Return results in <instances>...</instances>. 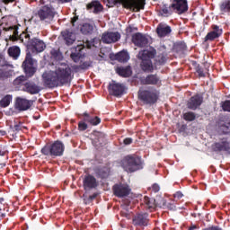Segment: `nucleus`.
Listing matches in <instances>:
<instances>
[{
	"label": "nucleus",
	"mask_w": 230,
	"mask_h": 230,
	"mask_svg": "<svg viewBox=\"0 0 230 230\" xmlns=\"http://www.w3.org/2000/svg\"><path fill=\"white\" fill-rule=\"evenodd\" d=\"M61 35L67 46H71V44H73L75 40H76V36L75 35V33L69 31H62Z\"/></svg>",
	"instance_id": "nucleus-23"
},
{
	"label": "nucleus",
	"mask_w": 230,
	"mask_h": 230,
	"mask_svg": "<svg viewBox=\"0 0 230 230\" xmlns=\"http://www.w3.org/2000/svg\"><path fill=\"white\" fill-rule=\"evenodd\" d=\"M85 46H86V48H88V49H91V44H90L89 42H87V43L85 44Z\"/></svg>",
	"instance_id": "nucleus-49"
},
{
	"label": "nucleus",
	"mask_w": 230,
	"mask_h": 230,
	"mask_svg": "<svg viewBox=\"0 0 230 230\" xmlns=\"http://www.w3.org/2000/svg\"><path fill=\"white\" fill-rule=\"evenodd\" d=\"M31 105H33V101L21 97L16 98L15 107L18 111H28V109L31 108Z\"/></svg>",
	"instance_id": "nucleus-13"
},
{
	"label": "nucleus",
	"mask_w": 230,
	"mask_h": 230,
	"mask_svg": "<svg viewBox=\"0 0 230 230\" xmlns=\"http://www.w3.org/2000/svg\"><path fill=\"white\" fill-rule=\"evenodd\" d=\"M35 64H37V61L33 60L31 58V53L28 52L25 60L22 63V67L27 76H33V75H35V72L37 71V68H35Z\"/></svg>",
	"instance_id": "nucleus-8"
},
{
	"label": "nucleus",
	"mask_w": 230,
	"mask_h": 230,
	"mask_svg": "<svg viewBox=\"0 0 230 230\" xmlns=\"http://www.w3.org/2000/svg\"><path fill=\"white\" fill-rule=\"evenodd\" d=\"M152 190H153V191H155V193H157V191H159V190H160V187L157 184H154L152 186Z\"/></svg>",
	"instance_id": "nucleus-44"
},
{
	"label": "nucleus",
	"mask_w": 230,
	"mask_h": 230,
	"mask_svg": "<svg viewBox=\"0 0 230 230\" xmlns=\"http://www.w3.org/2000/svg\"><path fill=\"white\" fill-rule=\"evenodd\" d=\"M109 91L113 96H121L125 91V85L112 81V83L110 84Z\"/></svg>",
	"instance_id": "nucleus-14"
},
{
	"label": "nucleus",
	"mask_w": 230,
	"mask_h": 230,
	"mask_svg": "<svg viewBox=\"0 0 230 230\" xmlns=\"http://www.w3.org/2000/svg\"><path fill=\"white\" fill-rule=\"evenodd\" d=\"M113 191L116 197H127L130 193V189L128 185L119 184L113 186Z\"/></svg>",
	"instance_id": "nucleus-15"
},
{
	"label": "nucleus",
	"mask_w": 230,
	"mask_h": 230,
	"mask_svg": "<svg viewBox=\"0 0 230 230\" xmlns=\"http://www.w3.org/2000/svg\"><path fill=\"white\" fill-rule=\"evenodd\" d=\"M27 83L28 78L24 75H20L13 80V84L16 89H21L22 91L23 87H26Z\"/></svg>",
	"instance_id": "nucleus-24"
},
{
	"label": "nucleus",
	"mask_w": 230,
	"mask_h": 230,
	"mask_svg": "<svg viewBox=\"0 0 230 230\" xmlns=\"http://www.w3.org/2000/svg\"><path fill=\"white\" fill-rule=\"evenodd\" d=\"M22 91L29 93V94H39V93H40V87L34 83L27 82L25 87L22 88Z\"/></svg>",
	"instance_id": "nucleus-21"
},
{
	"label": "nucleus",
	"mask_w": 230,
	"mask_h": 230,
	"mask_svg": "<svg viewBox=\"0 0 230 230\" xmlns=\"http://www.w3.org/2000/svg\"><path fill=\"white\" fill-rule=\"evenodd\" d=\"M156 32L160 37H166V35H170V33H172V27L165 23H160L157 26Z\"/></svg>",
	"instance_id": "nucleus-22"
},
{
	"label": "nucleus",
	"mask_w": 230,
	"mask_h": 230,
	"mask_svg": "<svg viewBox=\"0 0 230 230\" xmlns=\"http://www.w3.org/2000/svg\"><path fill=\"white\" fill-rule=\"evenodd\" d=\"M218 127H219V131L222 132L223 134H229L230 132V121H224L221 120L218 123Z\"/></svg>",
	"instance_id": "nucleus-31"
},
{
	"label": "nucleus",
	"mask_w": 230,
	"mask_h": 230,
	"mask_svg": "<svg viewBox=\"0 0 230 230\" xmlns=\"http://www.w3.org/2000/svg\"><path fill=\"white\" fill-rule=\"evenodd\" d=\"M87 10H92L93 13H100L103 10V6L99 1H93L86 5Z\"/></svg>",
	"instance_id": "nucleus-26"
},
{
	"label": "nucleus",
	"mask_w": 230,
	"mask_h": 230,
	"mask_svg": "<svg viewBox=\"0 0 230 230\" xmlns=\"http://www.w3.org/2000/svg\"><path fill=\"white\" fill-rule=\"evenodd\" d=\"M38 16L40 21H51L55 17V12L53 8L45 5L38 11Z\"/></svg>",
	"instance_id": "nucleus-9"
},
{
	"label": "nucleus",
	"mask_w": 230,
	"mask_h": 230,
	"mask_svg": "<svg viewBox=\"0 0 230 230\" xmlns=\"http://www.w3.org/2000/svg\"><path fill=\"white\" fill-rule=\"evenodd\" d=\"M59 3H70L71 0H58Z\"/></svg>",
	"instance_id": "nucleus-48"
},
{
	"label": "nucleus",
	"mask_w": 230,
	"mask_h": 230,
	"mask_svg": "<svg viewBox=\"0 0 230 230\" xmlns=\"http://www.w3.org/2000/svg\"><path fill=\"white\" fill-rule=\"evenodd\" d=\"M202 105V97L199 95H195L190 99L187 103L188 109H191V111H195L198 107Z\"/></svg>",
	"instance_id": "nucleus-20"
},
{
	"label": "nucleus",
	"mask_w": 230,
	"mask_h": 230,
	"mask_svg": "<svg viewBox=\"0 0 230 230\" xmlns=\"http://www.w3.org/2000/svg\"><path fill=\"white\" fill-rule=\"evenodd\" d=\"M195 118L196 116L193 112H186L183 114V119H185V121H194Z\"/></svg>",
	"instance_id": "nucleus-39"
},
{
	"label": "nucleus",
	"mask_w": 230,
	"mask_h": 230,
	"mask_svg": "<svg viewBox=\"0 0 230 230\" xmlns=\"http://www.w3.org/2000/svg\"><path fill=\"white\" fill-rule=\"evenodd\" d=\"M190 230L195 229V226H192V227H190Z\"/></svg>",
	"instance_id": "nucleus-51"
},
{
	"label": "nucleus",
	"mask_w": 230,
	"mask_h": 230,
	"mask_svg": "<svg viewBox=\"0 0 230 230\" xmlns=\"http://www.w3.org/2000/svg\"><path fill=\"white\" fill-rule=\"evenodd\" d=\"M8 55L14 59L19 58V55H21V49L17 46L10 47L8 49Z\"/></svg>",
	"instance_id": "nucleus-32"
},
{
	"label": "nucleus",
	"mask_w": 230,
	"mask_h": 230,
	"mask_svg": "<svg viewBox=\"0 0 230 230\" xmlns=\"http://www.w3.org/2000/svg\"><path fill=\"white\" fill-rule=\"evenodd\" d=\"M132 143V138H126L124 139V144L130 145Z\"/></svg>",
	"instance_id": "nucleus-46"
},
{
	"label": "nucleus",
	"mask_w": 230,
	"mask_h": 230,
	"mask_svg": "<svg viewBox=\"0 0 230 230\" xmlns=\"http://www.w3.org/2000/svg\"><path fill=\"white\" fill-rule=\"evenodd\" d=\"M115 58L119 62H128L130 56H128V52L121 51L115 55Z\"/></svg>",
	"instance_id": "nucleus-33"
},
{
	"label": "nucleus",
	"mask_w": 230,
	"mask_h": 230,
	"mask_svg": "<svg viewBox=\"0 0 230 230\" xmlns=\"http://www.w3.org/2000/svg\"><path fill=\"white\" fill-rule=\"evenodd\" d=\"M121 39L119 32H104L102 36V40L104 44H112L118 42Z\"/></svg>",
	"instance_id": "nucleus-11"
},
{
	"label": "nucleus",
	"mask_w": 230,
	"mask_h": 230,
	"mask_svg": "<svg viewBox=\"0 0 230 230\" xmlns=\"http://www.w3.org/2000/svg\"><path fill=\"white\" fill-rule=\"evenodd\" d=\"M84 48H85V46L79 45L75 48V52H72L70 57L74 62H78L80 58L84 57V54L82 53V51H84Z\"/></svg>",
	"instance_id": "nucleus-27"
},
{
	"label": "nucleus",
	"mask_w": 230,
	"mask_h": 230,
	"mask_svg": "<svg viewBox=\"0 0 230 230\" xmlns=\"http://www.w3.org/2000/svg\"><path fill=\"white\" fill-rule=\"evenodd\" d=\"M197 73H198L199 76H201V77L206 76V75L204 74V71H202V69H200V68H199L197 70Z\"/></svg>",
	"instance_id": "nucleus-45"
},
{
	"label": "nucleus",
	"mask_w": 230,
	"mask_h": 230,
	"mask_svg": "<svg viewBox=\"0 0 230 230\" xmlns=\"http://www.w3.org/2000/svg\"><path fill=\"white\" fill-rule=\"evenodd\" d=\"M43 155L60 156L64 154V144L60 141L54 142L51 146H45L41 149Z\"/></svg>",
	"instance_id": "nucleus-6"
},
{
	"label": "nucleus",
	"mask_w": 230,
	"mask_h": 230,
	"mask_svg": "<svg viewBox=\"0 0 230 230\" xmlns=\"http://www.w3.org/2000/svg\"><path fill=\"white\" fill-rule=\"evenodd\" d=\"M171 8H173L176 13H184L188 12V0H173Z\"/></svg>",
	"instance_id": "nucleus-10"
},
{
	"label": "nucleus",
	"mask_w": 230,
	"mask_h": 230,
	"mask_svg": "<svg viewBox=\"0 0 230 230\" xmlns=\"http://www.w3.org/2000/svg\"><path fill=\"white\" fill-rule=\"evenodd\" d=\"M144 204H146L148 209H152V208H155V200L151 199L150 198L145 196L143 199Z\"/></svg>",
	"instance_id": "nucleus-37"
},
{
	"label": "nucleus",
	"mask_w": 230,
	"mask_h": 230,
	"mask_svg": "<svg viewBox=\"0 0 230 230\" xmlns=\"http://www.w3.org/2000/svg\"><path fill=\"white\" fill-rule=\"evenodd\" d=\"M76 21H78V17H74V18L72 19V24H73V26H75V22H76Z\"/></svg>",
	"instance_id": "nucleus-47"
},
{
	"label": "nucleus",
	"mask_w": 230,
	"mask_h": 230,
	"mask_svg": "<svg viewBox=\"0 0 230 230\" xmlns=\"http://www.w3.org/2000/svg\"><path fill=\"white\" fill-rule=\"evenodd\" d=\"M220 10L222 13H227L230 12V0H225L220 4Z\"/></svg>",
	"instance_id": "nucleus-36"
},
{
	"label": "nucleus",
	"mask_w": 230,
	"mask_h": 230,
	"mask_svg": "<svg viewBox=\"0 0 230 230\" xmlns=\"http://www.w3.org/2000/svg\"><path fill=\"white\" fill-rule=\"evenodd\" d=\"M12 103V95H5L1 101L0 105L1 107H8Z\"/></svg>",
	"instance_id": "nucleus-38"
},
{
	"label": "nucleus",
	"mask_w": 230,
	"mask_h": 230,
	"mask_svg": "<svg viewBox=\"0 0 230 230\" xmlns=\"http://www.w3.org/2000/svg\"><path fill=\"white\" fill-rule=\"evenodd\" d=\"M222 109L226 112H230V101H226L225 102H223Z\"/></svg>",
	"instance_id": "nucleus-41"
},
{
	"label": "nucleus",
	"mask_w": 230,
	"mask_h": 230,
	"mask_svg": "<svg viewBox=\"0 0 230 230\" xmlns=\"http://www.w3.org/2000/svg\"><path fill=\"white\" fill-rule=\"evenodd\" d=\"M132 40L135 46H138L139 48H144L148 44V39L143 36L141 33H136L132 37Z\"/></svg>",
	"instance_id": "nucleus-16"
},
{
	"label": "nucleus",
	"mask_w": 230,
	"mask_h": 230,
	"mask_svg": "<svg viewBox=\"0 0 230 230\" xmlns=\"http://www.w3.org/2000/svg\"><path fill=\"white\" fill-rule=\"evenodd\" d=\"M138 98L147 105H154L159 100V92L156 90H142L138 92Z\"/></svg>",
	"instance_id": "nucleus-5"
},
{
	"label": "nucleus",
	"mask_w": 230,
	"mask_h": 230,
	"mask_svg": "<svg viewBox=\"0 0 230 230\" xmlns=\"http://www.w3.org/2000/svg\"><path fill=\"white\" fill-rule=\"evenodd\" d=\"M148 223V214H139L133 219L135 226H146Z\"/></svg>",
	"instance_id": "nucleus-25"
},
{
	"label": "nucleus",
	"mask_w": 230,
	"mask_h": 230,
	"mask_svg": "<svg viewBox=\"0 0 230 230\" xmlns=\"http://www.w3.org/2000/svg\"><path fill=\"white\" fill-rule=\"evenodd\" d=\"M78 128L79 130H87V125L85 122H79Z\"/></svg>",
	"instance_id": "nucleus-42"
},
{
	"label": "nucleus",
	"mask_w": 230,
	"mask_h": 230,
	"mask_svg": "<svg viewBox=\"0 0 230 230\" xmlns=\"http://www.w3.org/2000/svg\"><path fill=\"white\" fill-rule=\"evenodd\" d=\"M141 83L145 85H161V79L155 75H149L142 78Z\"/></svg>",
	"instance_id": "nucleus-18"
},
{
	"label": "nucleus",
	"mask_w": 230,
	"mask_h": 230,
	"mask_svg": "<svg viewBox=\"0 0 230 230\" xmlns=\"http://www.w3.org/2000/svg\"><path fill=\"white\" fill-rule=\"evenodd\" d=\"M115 3H121L124 8L139 12L145 8V0H114Z\"/></svg>",
	"instance_id": "nucleus-7"
},
{
	"label": "nucleus",
	"mask_w": 230,
	"mask_h": 230,
	"mask_svg": "<svg viewBox=\"0 0 230 230\" xmlns=\"http://www.w3.org/2000/svg\"><path fill=\"white\" fill-rule=\"evenodd\" d=\"M154 57H155V49L152 48L138 53V58L142 60L141 67L143 71H154V65H152Z\"/></svg>",
	"instance_id": "nucleus-3"
},
{
	"label": "nucleus",
	"mask_w": 230,
	"mask_h": 230,
	"mask_svg": "<svg viewBox=\"0 0 230 230\" xmlns=\"http://www.w3.org/2000/svg\"><path fill=\"white\" fill-rule=\"evenodd\" d=\"M83 186L85 190V191H90V190H93L98 186V181H96V178L94 176L88 174L84 177L83 181Z\"/></svg>",
	"instance_id": "nucleus-12"
},
{
	"label": "nucleus",
	"mask_w": 230,
	"mask_h": 230,
	"mask_svg": "<svg viewBox=\"0 0 230 230\" xmlns=\"http://www.w3.org/2000/svg\"><path fill=\"white\" fill-rule=\"evenodd\" d=\"M15 0H4V3H13Z\"/></svg>",
	"instance_id": "nucleus-50"
},
{
	"label": "nucleus",
	"mask_w": 230,
	"mask_h": 230,
	"mask_svg": "<svg viewBox=\"0 0 230 230\" xmlns=\"http://www.w3.org/2000/svg\"><path fill=\"white\" fill-rule=\"evenodd\" d=\"M20 40L27 46L28 49L37 55L42 53L46 49V43L44 40L37 38L30 39V34L23 32L20 35Z\"/></svg>",
	"instance_id": "nucleus-2"
},
{
	"label": "nucleus",
	"mask_w": 230,
	"mask_h": 230,
	"mask_svg": "<svg viewBox=\"0 0 230 230\" xmlns=\"http://www.w3.org/2000/svg\"><path fill=\"white\" fill-rule=\"evenodd\" d=\"M84 121L87 123H90V125H100L102 123V119L98 117H91L87 113H84Z\"/></svg>",
	"instance_id": "nucleus-30"
},
{
	"label": "nucleus",
	"mask_w": 230,
	"mask_h": 230,
	"mask_svg": "<svg viewBox=\"0 0 230 230\" xmlns=\"http://www.w3.org/2000/svg\"><path fill=\"white\" fill-rule=\"evenodd\" d=\"M122 168L126 172L132 173L133 172H137V170L143 168V162H141L139 156L128 155L123 159Z\"/></svg>",
	"instance_id": "nucleus-4"
},
{
	"label": "nucleus",
	"mask_w": 230,
	"mask_h": 230,
	"mask_svg": "<svg viewBox=\"0 0 230 230\" xmlns=\"http://www.w3.org/2000/svg\"><path fill=\"white\" fill-rule=\"evenodd\" d=\"M12 75V72L10 70H6V68H4V72H0V78H8Z\"/></svg>",
	"instance_id": "nucleus-40"
},
{
	"label": "nucleus",
	"mask_w": 230,
	"mask_h": 230,
	"mask_svg": "<svg viewBox=\"0 0 230 230\" xmlns=\"http://www.w3.org/2000/svg\"><path fill=\"white\" fill-rule=\"evenodd\" d=\"M223 33L222 29L217 25H212V31L208 32L205 37V40H215V39H218Z\"/></svg>",
	"instance_id": "nucleus-17"
},
{
	"label": "nucleus",
	"mask_w": 230,
	"mask_h": 230,
	"mask_svg": "<svg viewBox=\"0 0 230 230\" xmlns=\"http://www.w3.org/2000/svg\"><path fill=\"white\" fill-rule=\"evenodd\" d=\"M2 30H4V31H11V33H13L10 35L12 40H17V35L19 33V31H17V27L11 26L6 28V27H4L3 25H0V35H1Z\"/></svg>",
	"instance_id": "nucleus-28"
},
{
	"label": "nucleus",
	"mask_w": 230,
	"mask_h": 230,
	"mask_svg": "<svg viewBox=\"0 0 230 230\" xmlns=\"http://www.w3.org/2000/svg\"><path fill=\"white\" fill-rule=\"evenodd\" d=\"M71 80V68L67 65H60L55 72L48 71L42 75V82L46 87H58Z\"/></svg>",
	"instance_id": "nucleus-1"
},
{
	"label": "nucleus",
	"mask_w": 230,
	"mask_h": 230,
	"mask_svg": "<svg viewBox=\"0 0 230 230\" xmlns=\"http://www.w3.org/2000/svg\"><path fill=\"white\" fill-rule=\"evenodd\" d=\"M183 195H182V192L181 191H178L174 194V199H182Z\"/></svg>",
	"instance_id": "nucleus-43"
},
{
	"label": "nucleus",
	"mask_w": 230,
	"mask_h": 230,
	"mask_svg": "<svg viewBox=\"0 0 230 230\" xmlns=\"http://www.w3.org/2000/svg\"><path fill=\"white\" fill-rule=\"evenodd\" d=\"M159 15H162V17H170V15H172V7L168 5L162 6L159 11Z\"/></svg>",
	"instance_id": "nucleus-34"
},
{
	"label": "nucleus",
	"mask_w": 230,
	"mask_h": 230,
	"mask_svg": "<svg viewBox=\"0 0 230 230\" xmlns=\"http://www.w3.org/2000/svg\"><path fill=\"white\" fill-rule=\"evenodd\" d=\"M230 146L226 139H223L221 142H217L212 145V150H214V152H227Z\"/></svg>",
	"instance_id": "nucleus-19"
},
{
	"label": "nucleus",
	"mask_w": 230,
	"mask_h": 230,
	"mask_svg": "<svg viewBox=\"0 0 230 230\" xmlns=\"http://www.w3.org/2000/svg\"><path fill=\"white\" fill-rule=\"evenodd\" d=\"M94 30V27L89 23H84L81 27V32L84 33V35H89L93 33V31Z\"/></svg>",
	"instance_id": "nucleus-35"
},
{
	"label": "nucleus",
	"mask_w": 230,
	"mask_h": 230,
	"mask_svg": "<svg viewBox=\"0 0 230 230\" xmlns=\"http://www.w3.org/2000/svg\"><path fill=\"white\" fill-rule=\"evenodd\" d=\"M116 73L119 75V76H123L124 78H128L130 75H132V70L130 69V66H119L116 68Z\"/></svg>",
	"instance_id": "nucleus-29"
}]
</instances>
